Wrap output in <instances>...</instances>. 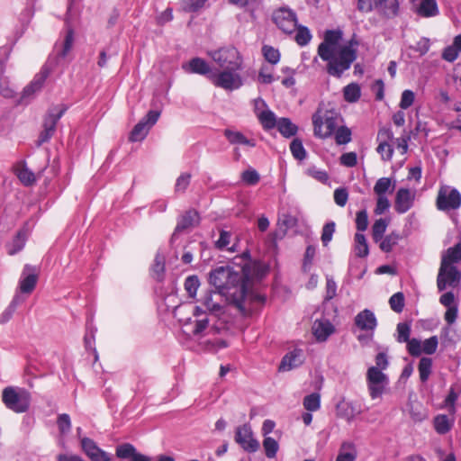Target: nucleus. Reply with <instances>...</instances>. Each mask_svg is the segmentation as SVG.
Here are the masks:
<instances>
[{
    "mask_svg": "<svg viewBox=\"0 0 461 461\" xmlns=\"http://www.w3.org/2000/svg\"><path fill=\"white\" fill-rule=\"evenodd\" d=\"M342 37L340 29L327 30L317 49L318 56L327 63V73L336 78H340L357 58L358 41L352 38L347 44L340 46Z\"/></svg>",
    "mask_w": 461,
    "mask_h": 461,
    "instance_id": "1",
    "label": "nucleus"
},
{
    "mask_svg": "<svg viewBox=\"0 0 461 461\" xmlns=\"http://www.w3.org/2000/svg\"><path fill=\"white\" fill-rule=\"evenodd\" d=\"M251 267L246 264L240 272L234 271L230 267H218L209 275V282L218 291L221 292L230 304H233L242 314L246 313L245 300L253 274Z\"/></svg>",
    "mask_w": 461,
    "mask_h": 461,
    "instance_id": "2",
    "label": "nucleus"
},
{
    "mask_svg": "<svg viewBox=\"0 0 461 461\" xmlns=\"http://www.w3.org/2000/svg\"><path fill=\"white\" fill-rule=\"evenodd\" d=\"M312 119L314 136L322 140L331 137L339 123L343 121L336 109H323L321 106Z\"/></svg>",
    "mask_w": 461,
    "mask_h": 461,
    "instance_id": "3",
    "label": "nucleus"
},
{
    "mask_svg": "<svg viewBox=\"0 0 461 461\" xmlns=\"http://www.w3.org/2000/svg\"><path fill=\"white\" fill-rule=\"evenodd\" d=\"M223 296L220 291L207 289L199 299H197L198 305L194 309V316L200 317L210 313L219 316L223 312Z\"/></svg>",
    "mask_w": 461,
    "mask_h": 461,
    "instance_id": "4",
    "label": "nucleus"
},
{
    "mask_svg": "<svg viewBox=\"0 0 461 461\" xmlns=\"http://www.w3.org/2000/svg\"><path fill=\"white\" fill-rule=\"evenodd\" d=\"M2 401L7 409L23 413L30 408L31 393L24 388L8 386L2 392Z\"/></svg>",
    "mask_w": 461,
    "mask_h": 461,
    "instance_id": "5",
    "label": "nucleus"
},
{
    "mask_svg": "<svg viewBox=\"0 0 461 461\" xmlns=\"http://www.w3.org/2000/svg\"><path fill=\"white\" fill-rule=\"evenodd\" d=\"M357 10L366 14L375 11L383 18L393 19L399 14L400 3L398 0H359Z\"/></svg>",
    "mask_w": 461,
    "mask_h": 461,
    "instance_id": "6",
    "label": "nucleus"
},
{
    "mask_svg": "<svg viewBox=\"0 0 461 461\" xmlns=\"http://www.w3.org/2000/svg\"><path fill=\"white\" fill-rule=\"evenodd\" d=\"M209 55L222 69L240 70L242 68V57L233 46L210 51Z\"/></svg>",
    "mask_w": 461,
    "mask_h": 461,
    "instance_id": "7",
    "label": "nucleus"
},
{
    "mask_svg": "<svg viewBox=\"0 0 461 461\" xmlns=\"http://www.w3.org/2000/svg\"><path fill=\"white\" fill-rule=\"evenodd\" d=\"M67 109L66 105H60L56 106L48 113L43 121V130L39 135L37 146H41L51 139L56 131L58 122L66 113Z\"/></svg>",
    "mask_w": 461,
    "mask_h": 461,
    "instance_id": "8",
    "label": "nucleus"
},
{
    "mask_svg": "<svg viewBox=\"0 0 461 461\" xmlns=\"http://www.w3.org/2000/svg\"><path fill=\"white\" fill-rule=\"evenodd\" d=\"M436 205L442 212L456 210L461 206V194L456 188L443 185L438 192Z\"/></svg>",
    "mask_w": 461,
    "mask_h": 461,
    "instance_id": "9",
    "label": "nucleus"
},
{
    "mask_svg": "<svg viewBox=\"0 0 461 461\" xmlns=\"http://www.w3.org/2000/svg\"><path fill=\"white\" fill-rule=\"evenodd\" d=\"M234 440L245 452L249 454L256 453L260 448V443L254 437L251 426L248 423L236 428Z\"/></svg>",
    "mask_w": 461,
    "mask_h": 461,
    "instance_id": "10",
    "label": "nucleus"
},
{
    "mask_svg": "<svg viewBox=\"0 0 461 461\" xmlns=\"http://www.w3.org/2000/svg\"><path fill=\"white\" fill-rule=\"evenodd\" d=\"M238 70L222 69L218 74L213 72L211 76V82L217 87L223 88L228 91L239 89L243 81Z\"/></svg>",
    "mask_w": 461,
    "mask_h": 461,
    "instance_id": "11",
    "label": "nucleus"
},
{
    "mask_svg": "<svg viewBox=\"0 0 461 461\" xmlns=\"http://www.w3.org/2000/svg\"><path fill=\"white\" fill-rule=\"evenodd\" d=\"M461 283V272L456 266L440 265L438 276L437 286L439 292L446 290L447 287L457 288Z\"/></svg>",
    "mask_w": 461,
    "mask_h": 461,
    "instance_id": "12",
    "label": "nucleus"
},
{
    "mask_svg": "<svg viewBox=\"0 0 461 461\" xmlns=\"http://www.w3.org/2000/svg\"><path fill=\"white\" fill-rule=\"evenodd\" d=\"M273 22L285 34H293L297 27L296 14L286 7L276 10L272 15Z\"/></svg>",
    "mask_w": 461,
    "mask_h": 461,
    "instance_id": "13",
    "label": "nucleus"
},
{
    "mask_svg": "<svg viewBox=\"0 0 461 461\" xmlns=\"http://www.w3.org/2000/svg\"><path fill=\"white\" fill-rule=\"evenodd\" d=\"M366 382L370 397L374 400L383 395L388 377L377 367H369L366 373Z\"/></svg>",
    "mask_w": 461,
    "mask_h": 461,
    "instance_id": "14",
    "label": "nucleus"
},
{
    "mask_svg": "<svg viewBox=\"0 0 461 461\" xmlns=\"http://www.w3.org/2000/svg\"><path fill=\"white\" fill-rule=\"evenodd\" d=\"M160 113V111L149 110L131 130L129 138L130 140L136 142L144 140L148 135L149 129L158 122Z\"/></svg>",
    "mask_w": 461,
    "mask_h": 461,
    "instance_id": "15",
    "label": "nucleus"
},
{
    "mask_svg": "<svg viewBox=\"0 0 461 461\" xmlns=\"http://www.w3.org/2000/svg\"><path fill=\"white\" fill-rule=\"evenodd\" d=\"M39 279V270L36 267L26 264L22 271L18 290L22 294H31L37 285Z\"/></svg>",
    "mask_w": 461,
    "mask_h": 461,
    "instance_id": "16",
    "label": "nucleus"
},
{
    "mask_svg": "<svg viewBox=\"0 0 461 461\" xmlns=\"http://www.w3.org/2000/svg\"><path fill=\"white\" fill-rule=\"evenodd\" d=\"M49 74V69L43 67L41 70L35 75L32 82L23 88L21 95V103H28L33 98L34 95L42 88Z\"/></svg>",
    "mask_w": 461,
    "mask_h": 461,
    "instance_id": "17",
    "label": "nucleus"
},
{
    "mask_svg": "<svg viewBox=\"0 0 461 461\" xmlns=\"http://www.w3.org/2000/svg\"><path fill=\"white\" fill-rule=\"evenodd\" d=\"M49 74V69L43 67L41 70L35 75L32 82L23 88L21 95V103H28L33 98L34 95L42 88Z\"/></svg>",
    "mask_w": 461,
    "mask_h": 461,
    "instance_id": "18",
    "label": "nucleus"
},
{
    "mask_svg": "<svg viewBox=\"0 0 461 461\" xmlns=\"http://www.w3.org/2000/svg\"><path fill=\"white\" fill-rule=\"evenodd\" d=\"M80 443L83 452L91 461H111L110 454L101 449L90 438H82Z\"/></svg>",
    "mask_w": 461,
    "mask_h": 461,
    "instance_id": "19",
    "label": "nucleus"
},
{
    "mask_svg": "<svg viewBox=\"0 0 461 461\" xmlns=\"http://www.w3.org/2000/svg\"><path fill=\"white\" fill-rule=\"evenodd\" d=\"M182 68L187 73L206 76L210 80L211 76L213 75L210 65L203 59L198 57L193 58L187 63L183 64Z\"/></svg>",
    "mask_w": 461,
    "mask_h": 461,
    "instance_id": "20",
    "label": "nucleus"
},
{
    "mask_svg": "<svg viewBox=\"0 0 461 461\" xmlns=\"http://www.w3.org/2000/svg\"><path fill=\"white\" fill-rule=\"evenodd\" d=\"M200 221V213L195 209H189L178 217L175 233L197 226Z\"/></svg>",
    "mask_w": 461,
    "mask_h": 461,
    "instance_id": "21",
    "label": "nucleus"
},
{
    "mask_svg": "<svg viewBox=\"0 0 461 461\" xmlns=\"http://www.w3.org/2000/svg\"><path fill=\"white\" fill-rule=\"evenodd\" d=\"M413 201V193L407 188H400L396 193L394 209L398 213H405L412 207Z\"/></svg>",
    "mask_w": 461,
    "mask_h": 461,
    "instance_id": "22",
    "label": "nucleus"
},
{
    "mask_svg": "<svg viewBox=\"0 0 461 461\" xmlns=\"http://www.w3.org/2000/svg\"><path fill=\"white\" fill-rule=\"evenodd\" d=\"M355 325L361 330L374 331L377 326V320L372 311L365 309L356 315Z\"/></svg>",
    "mask_w": 461,
    "mask_h": 461,
    "instance_id": "23",
    "label": "nucleus"
},
{
    "mask_svg": "<svg viewBox=\"0 0 461 461\" xmlns=\"http://www.w3.org/2000/svg\"><path fill=\"white\" fill-rule=\"evenodd\" d=\"M335 331L333 324L327 319L316 320L312 325V332L320 342L326 341Z\"/></svg>",
    "mask_w": 461,
    "mask_h": 461,
    "instance_id": "24",
    "label": "nucleus"
},
{
    "mask_svg": "<svg viewBox=\"0 0 461 461\" xmlns=\"http://www.w3.org/2000/svg\"><path fill=\"white\" fill-rule=\"evenodd\" d=\"M303 363V350L294 348L292 351L286 353L279 366L280 371H289L293 368L298 367Z\"/></svg>",
    "mask_w": 461,
    "mask_h": 461,
    "instance_id": "25",
    "label": "nucleus"
},
{
    "mask_svg": "<svg viewBox=\"0 0 461 461\" xmlns=\"http://www.w3.org/2000/svg\"><path fill=\"white\" fill-rule=\"evenodd\" d=\"M359 413L360 411L354 405V403L348 402L345 399L339 401L336 405L337 417L344 419L348 422L353 421Z\"/></svg>",
    "mask_w": 461,
    "mask_h": 461,
    "instance_id": "26",
    "label": "nucleus"
},
{
    "mask_svg": "<svg viewBox=\"0 0 461 461\" xmlns=\"http://www.w3.org/2000/svg\"><path fill=\"white\" fill-rule=\"evenodd\" d=\"M414 12L420 17L430 18L438 15L439 9L436 0H421Z\"/></svg>",
    "mask_w": 461,
    "mask_h": 461,
    "instance_id": "27",
    "label": "nucleus"
},
{
    "mask_svg": "<svg viewBox=\"0 0 461 461\" xmlns=\"http://www.w3.org/2000/svg\"><path fill=\"white\" fill-rule=\"evenodd\" d=\"M461 52V33L455 36L451 45L442 50L441 58L447 62H454Z\"/></svg>",
    "mask_w": 461,
    "mask_h": 461,
    "instance_id": "28",
    "label": "nucleus"
},
{
    "mask_svg": "<svg viewBox=\"0 0 461 461\" xmlns=\"http://www.w3.org/2000/svg\"><path fill=\"white\" fill-rule=\"evenodd\" d=\"M461 261V242L448 248L442 255L440 265L454 266V264Z\"/></svg>",
    "mask_w": 461,
    "mask_h": 461,
    "instance_id": "29",
    "label": "nucleus"
},
{
    "mask_svg": "<svg viewBox=\"0 0 461 461\" xmlns=\"http://www.w3.org/2000/svg\"><path fill=\"white\" fill-rule=\"evenodd\" d=\"M224 136L230 144L246 145L249 147L256 146L255 140L248 139L242 132L238 131L226 129L224 131Z\"/></svg>",
    "mask_w": 461,
    "mask_h": 461,
    "instance_id": "30",
    "label": "nucleus"
},
{
    "mask_svg": "<svg viewBox=\"0 0 461 461\" xmlns=\"http://www.w3.org/2000/svg\"><path fill=\"white\" fill-rule=\"evenodd\" d=\"M74 43V31L72 28L67 30L65 38L60 45L56 43L55 50L59 59H65L72 49Z\"/></svg>",
    "mask_w": 461,
    "mask_h": 461,
    "instance_id": "31",
    "label": "nucleus"
},
{
    "mask_svg": "<svg viewBox=\"0 0 461 461\" xmlns=\"http://www.w3.org/2000/svg\"><path fill=\"white\" fill-rule=\"evenodd\" d=\"M257 118L265 131H270L276 128L278 122L275 113L268 108L258 113Z\"/></svg>",
    "mask_w": 461,
    "mask_h": 461,
    "instance_id": "32",
    "label": "nucleus"
},
{
    "mask_svg": "<svg viewBox=\"0 0 461 461\" xmlns=\"http://www.w3.org/2000/svg\"><path fill=\"white\" fill-rule=\"evenodd\" d=\"M357 452L352 442L345 441L341 444L336 461H355Z\"/></svg>",
    "mask_w": 461,
    "mask_h": 461,
    "instance_id": "33",
    "label": "nucleus"
},
{
    "mask_svg": "<svg viewBox=\"0 0 461 461\" xmlns=\"http://www.w3.org/2000/svg\"><path fill=\"white\" fill-rule=\"evenodd\" d=\"M461 393V384L459 383L453 384L449 392L444 401V406L447 408L450 414H454L456 412V402Z\"/></svg>",
    "mask_w": 461,
    "mask_h": 461,
    "instance_id": "34",
    "label": "nucleus"
},
{
    "mask_svg": "<svg viewBox=\"0 0 461 461\" xmlns=\"http://www.w3.org/2000/svg\"><path fill=\"white\" fill-rule=\"evenodd\" d=\"M276 128L280 134L285 138H291L296 135L298 127L289 118L281 117L278 119Z\"/></svg>",
    "mask_w": 461,
    "mask_h": 461,
    "instance_id": "35",
    "label": "nucleus"
},
{
    "mask_svg": "<svg viewBox=\"0 0 461 461\" xmlns=\"http://www.w3.org/2000/svg\"><path fill=\"white\" fill-rule=\"evenodd\" d=\"M434 429L439 435H445L453 427L454 420H449L446 414H438L433 420Z\"/></svg>",
    "mask_w": 461,
    "mask_h": 461,
    "instance_id": "36",
    "label": "nucleus"
},
{
    "mask_svg": "<svg viewBox=\"0 0 461 461\" xmlns=\"http://www.w3.org/2000/svg\"><path fill=\"white\" fill-rule=\"evenodd\" d=\"M400 240L401 235L399 232L392 231L388 235L383 236L382 240L379 241V248L382 251L389 253L398 244Z\"/></svg>",
    "mask_w": 461,
    "mask_h": 461,
    "instance_id": "37",
    "label": "nucleus"
},
{
    "mask_svg": "<svg viewBox=\"0 0 461 461\" xmlns=\"http://www.w3.org/2000/svg\"><path fill=\"white\" fill-rule=\"evenodd\" d=\"M354 250L358 258H366L369 254L368 244L366 236L363 233L357 232L355 234Z\"/></svg>",
    "mask_w": 461,
    "mask_h": 461,
    "instance_id": "38",
    "label": "nucleus"
},
{
    "mask_svg": "<svg viewBox=\"0 0 461 461\" xmlns=\"http://www.w3.org/2000/svg\"><path fill=\"white\" fill-rule=\"evenodd\" d=\"M343 96L348 103H356L361 96V88L357 83H350L343 88Z\"/></svg>",
    "mask_w": 461,
    "mask_h": 461,
    "instance_id": "39",
    "label": "nucleus"
},
{
    "mask_svg": "<svg viewBox=\"0 0 461 461\" xmlns=\"http://www.w3.org/2000/svg\"><path fill=\"white\" fill-rule=\"evenodd\" d=\"M294 32V41L301 47L308 45L312 39V32L307 26L297 24Z\"/></svg>",
    "mask_w": 461,
    "mask_h": 461,
    "instance_id": "40",
    "label": "nucleus"
},
{
    "mask_svg": "<svg viewBox=\"0 0 461 461\" xmlns=\"http://www.w3.org/2000/svg\"><path fill=\"white\" fill-rule=\"evenodd\" d=\"M208 0H179V9L185 13H197Z\"/></svg>",
    "mask_w": 461,
    "mask_h": 461,
    "instance_id": "41",
    "label": "nucleus"
},
{
    "mask_svg": "<svg viewBox=\"0 0 461 461\" xmlns=\"http://www.w3.org/2000/svg\"><path fill=\"white\" fill-rule=\"evenodd\" d=\"M388 224L389 221L383 218H380L374 222L372 226V238L375 243L382 240L384 234L386 231Z\"/></svg>",
    "mask_w": 461,
    "mask_h": 461,
    "instance_id": "42",
    "label": "nucleus"
},
{
    "mask_svg": "<svg viewBox=\"0 0 461 461\" xmlns=\"http://www.w3.org/2000/svg\"><path fill=\"white\" fill-rule=\"evenodd\" d=\"M420 379L422 383L428 381L432 371V359L423 357L420 358L418 366Z\"/></svg>",
    "mask_w": 461,
    "mask_h": 461,
    "instance_id": "43",
    "label": "nucleus"
},
{
    "mask_svg": "<svg viewBox=\"0 0 461 461\" xmlns=\"http://www.w3.org/2000/svg\"><path fill=\"white\" fill-rule=\"evenodd\" d=\"M262 444L266 456L270 459L275 458L279 450L277 440L272 437H265Z\"/></svg>",
    "mask_w": 461,
    "mask_h": 461,
    "instance_id": "44",
    "label": "nucleus"
},
{
    "mask_svg": "<svg viewBox=\"0 0 461 461\" xmlns=\"http://www.w3.org/2000/svg\"><path fill=\"white\" fill-rule=\"evenodd\" d=\"M338 145H345L351 141V130L347 126L337 127L333 133Z\"/></svg>",
    "mask_w": 461,
    "mask_h": 461,
    "instance_id": "45",
    "label": "nucleus"
},
{
    "mask_svg": "<svg viewBox=\"0 0 461 461\" xmlns=\"http://www.w3.org/2000/svg\"><path fill=\"white\" fill-rule=\"evenodd\" d=\"M303 407L308 411H316L321 408V395L318 393H312L303 398Z\"/></svg>",
    "mask_w": 461,
    "mask_h": 461,
    "instance_id": "46",
    "label": "nucleus"
},
{
    "mask_svg": "<svg viewBox=\"0 0 461 461\" xmlns=\"http://www.w3.org/2000/svg\"><path fill=\"white\" fill-rule=\"evenodd\" d=\"M153 276L158 281H161L165 273V258L160 253H157L152 266Z\"/></svg>",
    "mask_w": 461,
    "mask_h": 461,
    "instance_id": "47",
    "label": "nucleus"
},
{
    "mask_svg": "<svg viewBox=\"0 0 461 461\" xmlns=\"http://www.w3.org/2000/svg\"><path fill=\"white\" fill-rule=\"evenodd\" d=\"M290 150L295 159L302 161L306 158L307 152L301 140L294 139L290 143Z\"/></svg>",
    "mask_w": 461,
    "mask_h": 461,
    "instance_id": "48",
    "label": "nucleus"
},
{
    "mask_svg": "<svg viewBox=\"0 0 461 461\" xmlns=\"http://www.w3.org/2000/svg\"><path fill=\"white\" fill-rule=\"evenodd\" d=\"M411 324L408 322H399L396 327V340L399 343H405L410 340Z\"/></svg>",
    "mask_w": 461,
    "mask_h": 461,
    "instance_id": "49",
    "label": "nucleus"
},
{
    "mask_svg": "<svg viewBox=\"0 0 461 461\" xmlns=\"http://www.w3.org/2000/svg\"><path fill=\"white\" fill-rule=\"evenodd\" d=\"M184 286L188 294V296L194 298L200 286V280L198 276L195 275L187 276L185 280Z\"/></svg>",
    "mask_w": 461,
    "mask_h": 461,
    "instance_id": "50",
    "label": "nucleus"
},
{
    "mask_svg": "<svg viewBox=\"0 0 461 461\" xmlns=\"http://www.w3.org/2000/svg\"><path fill=\"white\" fill-rule=\"evenodd\" d=\"M25 246V236L22 231H19L14 238L12 242L8 245V254L14 255L21 251Z\"/></svg>",
    "mask_w": 461,
    "mask_h": 461,
    "instance_id": "51",
    "label": "nucleus"
},
{
    "mask_svg": "<svg viewBox=\"0 0 461 461\" xmlns=\"http://www.w3.org/2000/svg\"><path fill=\"white\" fill-rule=\"evenodd\" d=\"M389 304L393 312L401 313L405 305L404 294L402 292L395 293L390 297Z\"/></svg>",
    "mask_w": 461,
    "mask_h": 461,
    "instance_id": "52",
    "label": "nucleus"
},
{
    "mask_svg": "<svg viewBox=\"0 0 461 461\" xmlns=\"http://www.w3.org/2000/svg\"><path fill=\"white\" fill-rule=\"evenodd\" d=\"M19 180L26 186L33 185L36 181L34 173L25 166L16 172Z\"/></svg>",
    "mask_w": 461,
    "mask_h": 461,
    "instance_id": "53",
    "label": "nucleus"
},
{
    "mask_svg": "<svg viewBox=\"0 0 461 461\" xmlns=\"http://www.w3.org/2000/svg\"><path fill=\"white\" fill-rule=\"evenodd\" d=\"M262 53L266 60L273 65L277 64L280 60L281 55L279 50L272 46L264 45L262 48Z\"/></svg>",
    "mask_w": 461,
    "mask_h": 461,
    "instance_id": "54",
    "label": "nucleus"
},
{
    "mask_svg": "<svg viewBox=\"0 0 461 461\" xmlns=\"http://www.w3.org/2000/svg\"><path fill=\"white\" fill-rule=\"evenodd\" d=\"M194 328L191 330L192 334L194 336H199L201 335L208 327L209 324V318L208 313H205V315H201L200 317H195Z\"/></svg>",
    "mask_w": 461,
    "mask_h": 461,
    "instance_id": "55",
    "label": "nucleus"
},
{
    "mask_svg": "<svg viewBox=\"0 0 461 461\" xmlns=\"http://www.w3.org/2000/svg\"><path fill=\"white\" fill-rule=\"evenodd\" d=\"M136 451V448L133 445L130 443H124L122 445H119L116 447V456L119 458L122 459H131L132 456L134 455Z\"/></svg>",
    "mask_w": 461,
    "mask_h": 461,
    "instance_id": "56",
    "label": "nucleus"
},
{
    "mask_svg": "<svg viewBox=\"0 0 461 461\" xmlns=\"http://www.w3.org/2000/svg\"><path fill=\"white\" fill-rule=\"evenodd\" d=\"M392 186V181L389 177H381L379 178L375 186H374V192L378 196H385V193L389 191L390 187Z\"/></svg>",
    "mask_w": 461,
    "mask_h": 461,
    "instance_id": "57",
    "label": "nucleus"
},
{
    "mask_svg": "<svg viewBox=\"0 0 461 461\" xmlns=\"http://www.w3.org/2000/svg\"><path fill=\"white\" fill-rule=\"evenodd\" d=\"M192 175L190 173H182L176 181L175 192L185 193L190 185Z\"/></svg>",
    "mask_w": 461,
    "mask_h": 461,
    "instance_id": "58",
    "label": "nucleus"
},
{
    "mask_svg": "<svg viewBox=\"0 0 461 461\" xmlns=\"http://www.w3.org/2000/svg\"><path fill=\"white\" fill-rule=\"evenodd\" d=\"M241 180L248 185H255L260 180V176L254 168H249L241 173Z\"/></svg>",
    "mask_w": 461,
    "mask_h": 461,
    "instance_id": "59",
    "label": "nucleus"
},
{
    "mask_svg": "<svg viewBox=\"0 0 461 461\" xmlns=\"http://www.w3.org/2000/svg\"><path fill=\"white\" fill-rule=\"evenodd\" d=\"M335 228L336 224L332 221L324 224L321 237L323 246H327L331 241Z\"/></svg>",
    "mask_w": 461,
    "mask_h": 461,
    "instance_id": "60",
    "label": "nucleus"
},
{
    "mask_svg": "<svg viewBox=\"0 0 461 461\" xmlns=\"http://www.w3.org/2000/svg\"><path fill=\"white\" fill-rule=\"evenodd\" d=\"M376 151L384 161H390L393 155V146L391 143L378 142Z\"/></svg>",
    "mask_w": 461,
    "mask_h": 461,
    "instance_id": "61",
    "label": "nucleus"
},
{
    "mask_svg": "<svg viewBox=\"0 0 461 461\" xmlns=\"http://www.w3.org/2000/svg\"><path fill=\"white\" fill-rule=\"evenodd\" d=\"M57 425L61 434H67L71 429V420L68 414L62 413L58 416Z\"/></svg>",
    "mask_w": 461,
    "mask_h": 461,
    "instance_id": "62",
    "label": "nucleus"
},
{
    "mask_svg": "<svg viewBox=\"0 0 461 461\" xmlns=\"http://www.w3.org/2000/svg\"><path fill=\"white\" fill-rule=\"evenodd\" d=\"M438 345V339L437 336H431L430 338L425 339L422 344V353L427 355H432L437 351Z\"/></svg>",
    "mask_w": 461,
    "mask_h": 461,
    "instance_id": "63",
    "label": "nucleus"
},
{
    "mask_svg": "<svg viewBox=\"0 0 461 461\" xmlns=\"http://www.w3.org/2000/svg\"><path fill=\"white\" fill-rule=\"evenodd\" d=\"M415 100V94L413 91L406 89L402 93L401 101L399 106L406 110L411 107Z\"/></svg>",
    "mask_w": 461,
    "mask_h": 461,
    "instance_id": "64",
    "label": "nucleus"
}]
</instances>
